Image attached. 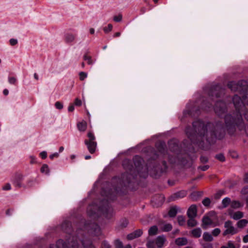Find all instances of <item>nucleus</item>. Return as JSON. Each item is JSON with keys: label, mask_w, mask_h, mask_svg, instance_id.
I'll list each match as a JSON object with an SVG mask.
<instances>
[{"label": "nucleus", "mask_w": 248, "mask_h": 248, "mask_svg": "<svg viewBox=\"0 0 248 248\" xmlns=\"http://www.w3.org/2000/svg\"><path fill=\"white\" fill-rule=\"evenodd\" d=\"M89 140H85V144L87 145V148L91 154H93L95 151L97 146V143L94 140L95 137L93 133L91 132H89L87 134Z\"/></svg>", "instance_id": "nucleus-3"}, {"label": "nucleus", "mask_w": 248, "mask_h": 248, "mask_svg": "<svg viewBox=\"0 0 248 248\" xmlns=\"http://www.w3.org/2000/svg\"><path fill=\"white\" fill-rule=\"evenodd\" d=\"M186 195L185 192L178 193L175 194V196L178 197H183Z\"/></svg>", "instance_id": "nucleus-48"}, {"label": "nucleus", "mask_w": 248, "mask_h": 248, "mask_svg": "<svg viewBox=\"0 0 248 248\" xmlns=\"http://www.w3.org/2000/svg\"><path fill=\"white\" fill-rule=\"evenodd\" d=\"M229 214L230 217L235 220L239 219L243 217V213L241 211H237L234 213L230 212Z\"/></svg>", "instance_id": "nucleus-12"}, {"label": "nucleus", "mask_w": 248, "mask_h": 248, "mask_svg": "<svg viewBox=\"0 0 248 248\" xmlns=\"http://www.w3.org/2000/svg\"><path fill=\"white\" fill-rule=\"evenodd\" d=\"M204 248H212V246L210 244H206L203 245Z\"/></svg>", "instance_id": "nucleus-55"}, {"label": "nucleus", "mask_w": 248, "mask_h": 248, "mask_svg": "<svg viewBox=\"0 0 248 248\" xmlns=\"http://www.w3.org/2000/svg\"><path fill=\"white\" fill-rule=\"evenodd\" d=\"M105 248H110V246L109 244H104Z\"/></svg>", "instance_id": "nucleus-64"}, {"label": "nucleus", "mask_w": 248, "mask_h": 248, "mask_svg": "<svg viewBox=\"0 0 248 248\" xmlns=\"http://www.w3.org/2000/svg\"><path fill=\"white\" fill-rule=\"evenodd\" d=\"M74 110V106L73 105H71L69 106L68 107V111L69 112H72Z\"/></svg>", "instance_id": "nucleus-52"}, {"label": "nucleus", "mask_w": 248, "mask_h": 248, "mask_svg": "<svg viewBox=\"0 0 248 248\" xmlns=\"http://www.w3.org/2000/svg\"><path fill=\"white\" fill-rule=\"evenodd\" d=\"M35 183V180L30 179L27 180L26 182V184L25 185L26 187H31L34 186Z\"/></svg>", "instance_id": "nucleus-25"}, {"label": "nucleus", "mask_w": 248, "mask_h": 248, "mask_svg": "<svg viewBox=\"0 0 248 248\" xmlns=\"http://www.w3.org/2000/svg\"><path fill=\"white\" fill-rule=\"evenodd\" d=\"M231 200L229 198H225L222 201V204L224 208L227 207L229 205H231Z\"/></svg>", "instance_id": "nucleus-24"}, {"label": "nucleus", "mask_w": 248, "mask_h": 248, "mask_svg": "<svg viewBox=\"0 0 248 248\" xmlns=\"http://www.w3.org/2000/svg\"><path fill=\"white\" fill-rule=\"evenodd\" d=\"M92 209V207H90L88 209V214L90 215V216H92L93 215V213H90V210H91Z\"/></svg>", "instance_id": "nucleus-63"}, {"label": "nucleus", "mask_w": 248, "mask_h": 248, "mask_svg": "<svg viewBox=\"0 0 248 248\" xmlns=\"http://www.w3.org/2000/svg\"><path fill=\"white\" fill-rule=\"evenodd\" d=\"M49 171L48 166L46 164H44L41 169V172L48 174Z\"/></svg>", "instance_id": "nucleus-28"}, {"label": "nucleus", "mask_w": 248, "mask_h": 248, "mask_svg": "<svg viewBox=\"0 0 248 248\" xmlns=\"http://www.w3.org/2000/svg\"><path fill=\"white\" fill-rule=\"evenodd\" d=\"M233 102L235 108L239 114H233V116L231 115H227L225 118V124L223 126H220L217 124L216 125L217 129H222L223 131L227 130L231 132L232 130L237 126L240 130H242L245 128V125L241 117V113L243 111V115L246 119L248 120V111H246V107L244 104H248L244 99L242 101L241 98L237 95H235L233 98Z\"/></svg>", "instance_id": "nucleus-1"}, {"label": "nucleus", "mask_w": 248, "mask_h": 248, "mask_svg": "<svg viewBox=\"0 0 248 248\" xmlns=\"http://www.w3.org/2000/svg\"><path fill=\"white\" fill-rule=\"evenodd\" d=\"M55 106L56 108L59 109H62L63 108V105L60 102H56Z\"/></svg>", "instance_id": "nucleus-39"}, {"label": "nucleus", "mask_w": 248, "mask_h": 248, "mask_svg": "<svg viewBox=\"0 0 248 248\" xmlns=\"http://www.w3.org/2000/svg\"><path fill=\"white\" fill-rule=\"evenodd\" d=\"M177 211L176 207H172L169 212V215L171 217H174L176 216Z\"/></svg>", "instance_id": "nucleus-26"}, {"label": "nucleus", "mask_w": 248, "mask_h": 248, "mask_svg": "<svg viewBox=\"0 0 248 248\" xmlns=\"http://www.w3.org/2000/svg\"><path fill=\"white\" fill-rule=\"evenodd\" d=\"M10 43L12 46L16 45L17 43V40L14 38L11 39L10 40Z\"/></svg>", "instance_id": "nucleus-45"}, {"label": "nucleus", "mask_w": 248, "mask_h": 248, "mask_svg": "<svg viewBox=\"0 0 248 248\" xmlns=\"http://www.w3.org/2000/svg\"><path fill=\"white\" fill-rule=\"evenodd\" d=\"M83 59L84 60L86 61L89 64H93V61L91 57L90 56L88 55L87 54H85L84 55Z\"/></svg>", "instance_id": "nucleus-30"}, {"label": "nucleus", "mask_w": 248, "mask_h": 248, "mask_svg": "<svg viewBox=\"0 0 248 248\" xmlns=\"http://www.w3.org/2000/svg\"><path fill=\"white\" fill-rule=\"evenodd\" d=\"M121 35V32H117L116 33H115L114 34V37H119Z\"/></svg>", "instance_id": "nucleus-58"}, {"label": "nucleus", "mask_w": 248, "mask_h": 248, "mask_svg": "<svg viewBox=\"0 0 248 248\" xmlns=\"http://www.w3.org/2000/svg\"><path fill=\"white\" fill-rule=\"evenodd\" d=\"M240 245L239 244L235 245L234 243L232 241H229L226 245H223L220 248H239Z\"/></svg>", "instance_id": "nucleus-14"}, {"label": "nucleus", "mask_w": 248, "mask_h": 248, "mask_svg": "<svg viewBox=\"0 0 248 248\" xmlns=\"http://www.w3.org/2000/svg\"><path fill=\"white\" fill-rule=\"evenodd\" d=\"M216 158L220 161H225V157L222 154H218L216 155Z\"/></svg>", "instance_id": "nucleus-38"}, {"label": "nucleus", "mask_w": 248, "mask_h": 248, "mask_svg": "<svg viewBox=\"0 0 248 248\" xmlns=\"http://www.w3.org/2000/svg\"><path fill=\"white\" fill-rule=\"evenodd\" d=\"M193 126L196 132L198 131L199 137L201 138L202 141L205 139L209 143L213 141L214 138H217V135L214 132H207V127L201 121H196L193 123Z\"/></svg>", "instance_id": "nucleus-2"}, {"label": "nucleus", "mask_w": 248, "mask_h": 248, "mask_svg": "<svg viewBox=\"0 0 248 248\" xmlns=\"http://www.w3.org/2000/svg\"><path fill=\"white\" fill-rule=\"evenodd\" d=\"M87 123L85 121H82L78 124V129L80 131H85L87 128Z\"/></svg>", "instance_id": "nucleus-18"}, {"label": "nucleus", "mask_w": 248, "mask_h": 248, "mask_svg": "<svg viewBox=\"0 0 248 248\" xmlns=\"http://www.w3.org/2000/svg\"><path fill=\"white\" fill-rule=\"evenodd\" d=\"M195 217H189V219L187 220V225L189 227H193L196 226L198 222L197 221L194 219Z\"/></svg>", "instance_id": "nucleus-20"}, {"label": "nucleus", "mask_w": 248, "mask_h": 248, "mask_svg": "<svg viewBox=\"0 0 248 248\" xmlns=\"http://www.w3.org/2000/svg\"><path fill=\"white\" fill-rule=\"evenodd\" d=\"M175 243L178 246H184L187 243V240L186 238H178L176 239Z\"/></svg>", "instance_id": "nucleus-16"}, {"label": "nucleus", "mask_w": 248, "mask_h": 248, "mask_svg": "<svg viewBox=\"0 0 248 248\" xmlns=\"http://www.w3.org/2000/svg\"><path fill=\"white\" fill-rule=\"evenodd\" d=\"M9 93V91L7 89H4L3 90V94L5 95H8Z\"/></svg>", "instance_id": "nucleus-59"}, {"label": "nucleus", "mask_w": 248, "mask_h": 248, "mask_svg": "<svg viewBox=\"0 0 248 248\" xmlns=\"http://www.w3.org/2000/svg\"><path fill=\"white\" fill-rule=\"evenodd\" d=\"M247 86V82L244 80L239 81L238 83L232 81L228 84L229 88L233 91L244 90L246 89Z\"/></svg>", "instance_id": "nucleus-4"}, {"label": "nucleus", "mask_w": 248, "mask_h": 248, "mask_svg": "<svg viewBox=\"0 0 248 248\" xmlns=\"http://www.w3.org/2000/svg\"><path fill=\"white\" fill-rule=\"evenodd\" d=\"M16 81V79L14 77H10L9 78V82L11 84H14Z\"/></svg>", "instance_id": "nucleus-43"}, {"label": "nucleus", "mask_w": 248, "mask_h": 248, "mask_svg": "<svg viewBox=\"0 0 248 248\" xmlns=\"http://www.w3.org/2000/svg\"><path fill=\"white\" fill-rule=\"evenodd\" d=\"M186 134L188 137L191 140H193V136L192 134L189 131V128H187L186 130Z\"/></svg>", "instance_id": "nucleus-44"}, {"label": "nucleus", "mask_w": 248, "mask_h": 248, "mask_svg": "<svg viewBox=\"0 0 248 248\" xmlns=\"http://www.w3.org/2000/svg\"><path fill=\"white\" fill-rule=\"evenodd\" d=\"M63 245V242L62 241H59L57 244L58 248H60V245Z\"/></svg>", "instance_id": "nucleus-56"}, {"label": "nucleus", "mask_w": 248, "mask_h": 248, "mask_svg": "<svg viewBox=\"0 0 248 248\" xmlns=\"http://www.w3.org/2000/svg\"><path fill=\"white\" fill-rule=\"evenodd\" d=\"M122 19V15L119 14L118 16H115L113 17V20L115 22H120Z\"/></svg>", "instance_id": "nucleus-37"}, {"label": "nucleus", "mask_w": 248, "mask_h": 248, "mask_svg": "<svg viewBox=\"0 0 248 248\" xmlns=\"http://www.w3.org/2000/svg\"><path fill=\"white\" fill-rule=\"evenodd\" d=\"M148 248H155V244L153 241H149L147 244Z\"/></svg>", "instance_id": "nucleus-41"}, {"label": "nucleus", "mask_w": 248, "mask_h": 248, "mask_svg": "<svg viewBox=\"0 0 248 248\" xmlns=\"http://www.w3.org/2000/svg\"><path fill=\"white\" fill-rule=\"evenodd\" d=\"M241 193L245 197H247L248 196V187H245L241 190Z\"/></svg>", "instance_id": "nucleus-36"}, {"label": "nucleus", "mask_w": 248, "mask_h": 248, "mask_svg": "<svg viewBox=\"0 0 248 248\" xmlns=\"http://www.w3.org/2000/svg\"><path fill=\"white\" fill-rule=\"evenodd\" d=\"M226 109V105L223 102H217L215 106V111L216 113L219 115L224 112Z\"/></svg>", "instance_id": "nucleus-6"}, {"label": "nucleus", "mask_w": 248, "mask_h": 248, "mask_svg": "<svg viewBox=\"0 0 248 248\" xmlns=\"http://www.w3.org/2000/svg\"><path fill=\"white\" fill-rule=\"evenodd\" d=\"M59 156V154L57 153H54L49 156V157L53 159L54 157H58Z\"/></svg>", "instance_id": "nucleus-50"}, {"label": "nucleus", "mask_w": 248, "mask_h": 248, "mask_svg": "<svg viewBox=\"0 0 248 248\" xmlns=\"http://www.w3.org/2000/svg\"><path fill=\"white\" fill-rule=\"evenodd\" d=\"M243 241L244 243H246L248 242V234L246 235L243 238Z\"/></svg>", "instance_id": "nucleus-54"}, {"label": "nucleus", "mask_w": 248, "mask_h": 248, "mask_svg": "<svg viewBox=\"0 0 248 248\" xmlns=\"http://www.w3.org/2000/svg\"><path fill=\"white\" fill-rule=\"evenodd\" d=\"M112 25L111 24H108L107 27H105L103 28V31L106 33L111 31L112 30Z\"/></svg>", "instance_id": "nucleus-32"}, {"label": "nucleus", "mask_w": 248, "mask_h": 248, "mask_svg": "<svg viewBox=\"0 0 248 248\" xmlns=\"http://www.w3.org/2000/svg\"><path fill=\"white\" fill-rule=\"evenodd\" d=\"M201 160L202 162L205 163L208 161V158L205 156H202L201 157Z\"/></svg>", "instance_id": "nucleus-51"}, {"label": "nucleus", "mask_w": 248, "mask_h": 248, "mask_svg": "<svg viewBox=\"0 0 248 248\" xmlns=\"http://www.w3.org/2000/svg\"><path fill=\"white\" fill-rule=\"evenodd\" d=\"M202 227L203 228L206 229L207 226L212 224L213 221L212 219L207 216H204L202 219Z\"/></svg>", "instance_id": "nucleus-11"}, {"label": "nucleus", "mask_w": 248, "mask_h": 248, "mask_svg": "<svg viewBox=\"0 0 248 248\" xmlns=\"http://www.w3.org/2000/svg\"><path fill=\"white\" fill-rule=\"evenodd\" d=\"M244 180L246 182H248V173L246 174Z\"/></svg>", "instance_id": "nucleus-60"}, {"label": "nucleus", "mask_w": 248, "mask_h": 248, "mask_svg": "<svg viewBox=\"0 0 248 248\" xmlns=\"http://www.w3.org/2000/svg\"><path fill=\"white\" fill-rule=\"evenodd\" d=\"M114 246L115 248H123V243L119 239L115 240Z\"/></svg>", "instance_id": "nucleus-29"}, {"label": "nucleus", "mask_w": 248, "mask_h": 248, "mask_svg": "<svg viewBox=\"0 0 248 248\" xmlns=\"http://www.w3.org/2000/svg\"><path fill=\"white\" fill-rule=\"evenodd\" d=\"M11 188V185L9 183H7L6 185H5L2 187V189L4 190H10Z\"/></svg>", "instance_id": "nucleus-42"}, {"label": "nucleus", "mask_w": 248, "mask_h": 248, "mask_svg": "<svg viewBox=\"0 0 248 248\" xmlns=\"http://www.w3.org/2000/svg\"><path fill=\"white\" fill-rule=\"evenodd\" d=\"M30 158L31 159L30 163L31 164L35 163V158L33 156H30Z\"/></svg>", "instance_id": "nucleus-49"}, {"label": "nucleus", "mask_w": 248, "mask_h": 248, "mask_svg": "<svg viewBox=\"0 0 248 248\" xmlns=\"http://www.w3.org/2000/svg\"><path fill=\"white\" fill-rule=\"evenodd\" d=\"M220 232L221 231L219 228H216L212 231V234L214 236H217L220 234Z\"/></svg>", "instance_id": "nucleus-35"}, {"label": "nucleus", "mask_w": 248, "mask_h": 248, "mask_svg": "<svg viewBox=\"0 0 248 248\" xmlns=\"http://www.w3.org/2000/svg\"><path fill=\"white\" fill-rule=\"evenodd\" d=\"M177 220L180 225H183L185 223V218L183 216H178L177 217Z\"/></svg>", "instance_id": "nucleus-31"}, {"label": "nucleus", "mask_w": 248, "mask_h": 248, "mask_svg": "<svg viewBox=\"0 0 248 248\" xmlns=\"http://www.w3.org/2000/svg\"><path fill=\"white\" fill-rule=\"evenodd\" d=\"M219 89V87L218 86L216 87L215 91L212 93V95H213L215 94L217 97L219 96V95L215 93L216 91H218Z\"/></svg>", "instance_id": "nucleus-53"}, {"label": "nucleus", "mask_w": 248, "mask_h": 248, "mask_svg": "<svg viewBox=\"0 0 248 248\" xmlns=\"http://www.w3.org/2000/svg\"><path fill=\"white\" fill-rule=\"evenodd\" d=\"M158 228L156 226L151 227L148 231L150 235H154L157 233Z\"/></svg>", "instance_id": "nucleus-22"}, {"label": "nucleus", "mask_w": 248, "mask_h": 248, "mask_svg": "<svg viewBox=\"0 0 248 248\" xmlns=\"http://www.w3.org/2000/svg\"><path fill=\"white\" fill-rule=\"evenodd\" d=\"M74 104L77 106H80L82 104L81 101L78 98H76L74 102Z\"/></svg>", "instance_id": "nucleus-40"}, {"label": "nucleus", "mask_w": 248, "mask_h": 248, "mask_svg": "<svg viewBox=\"0 0 248 248\" xmlns=\"http://www.w3.org/2000/svg\"><path fill=\"white\" fill-rule=\"evenodd\" d=\"M202 203L205 206L208 207L211 203V201L210 199L206 198L203 200Z\"/></svg>", "instance_id": "nucleus-34"}, {"label": "nucleus", "mask_w": 248, "mask_h": 248, "mask_svg": "<svg viewBox=\"0 0 248 248\" xmlns=\"http://www.w3.org/2000/svg\"><path fill=\"white\" fill-rule=\"evenodd\" d=\"M6 214L8 216H10L11 214V209H8L6 211Z\"/></svg>", "instance_id": "nucleus-57"}, {"label": "nucleus", "mask_w": 248, "mask_h": 248, "mask_svg": "<svg viewBox=\"0 0 248 248\" xmlns=\"http://www.w3.org/2000/svg\"><path fill=\"white\" fill-rule=\"evenodd\" d=\"M76 38V35L71 33H68L65 35L64 40L66 43H72L75 41Z\"/></svg>", "instance_id": "nucleus-10"}, {"label": "nucleus", "mask_w": 248, "mask_h": 248, "mask_svg": "<svg viewBox=\"0 0 248 248\" xmlns=\"http://www.w3.org/2000/svg\"><path fill=\"white\" fill-rule=\"evenodd\" d=\"M40 156L43 159H45L46 157L47 154L46 152L45 151L41 152L40 154Z\"/></svg>", "instance_id": "nucleus-46"}, {"label": "nucleus", "mask_w": 248, "mask_h": 248, "mask_svg": "<svg viewBox=\"0 0 248 248\" xmlns=\"http://www.w3.org/2000/svg\"><path fill=\"white\" fill-rule=\"evenodd\" d=\"M192 236L196 238H199L202 234V230L200 228H196L191 231Z\"/></svg>", "instance_id": "nucleus-17"}, {"label": "nucleus", "mask_w": 248, "mask_h": 248, "mask_svg": "<svg viewBox=\"0 0 248 248\" xmlns=\"http://www.w3.org/2000/svg\"><path fill=\"white\" fill-rule=\"evenodd\" d=\"M209 166L208 165H205V166H201L200 167V169L202 170V171H205L208 168H209Z\"/></svg>", "instance_id": "nucleus-47"}, {"label": "nucleus", "mask_w": 248, "mask_h": 248, "mask_svg": "<svg viewBox=\"0 0 248 248\" xmlns=\"http://www.w3.org/2000/svg\"><path fill=\"white\" fill-rule=\"evenodd\" d=\"M172 227L171 225L169 223H166L163 224L161 227V228L162 230V231L164 232H169L172 229Z\"/></svg>", "instance_id": "nucleus-23"}, {"label": "nucleus", "mask_w": 248, "mask_h": 248, "mask_svg": "<svg viewBox=\"0 0 248 248\" xmlns=\"http://www.w3.org/2000/svg\"><path fill=\"white\" fill-rule=\"evenodd\" d=\"M248 224V220L245 219H241L237 223L238 228L243 229Z\"/></svg>", "instance_id": "nucleus-15"}, {"label": "nucleus", "mask_w": 248, "mask_h": 248, "mask_svg": "<svg viewBox=\"0 0 248 248\" xmlns=\"http://www.w3.org/2000/svg\"><path fill=\"white\" fill-rule=\"evenodd\" d=\"M225 230L223 232V235H234L237 232V230L233 226L231 221H227L224 223Z\"/></svg>", "instance_id": "nucleus-5"}, {"label": "nucleus", "mask_w": 248, "mask_h": 248, "mask_svg": "<svg viewBox=\"0 0 248 248\" xmlns=\"http://www.w3.org/2000/svg\"><path fill=\"white\" fill-rule=\"evenodd\" d=\"M23 179V177L21 175H19L16 178L14 181V184L16 187L18 188L24 187L26 188L25 185L22 184L21 181Z\"/></svg>", "instance_id": "nucleus-13"}, {"label": "nucleus", "mask_w": 248, "mask_h": 248, "mask_svg": "<svg viewBox=\"0 0 248 248\" xmlns=\"http://www.w3.org/2000/svg\"><path fill=\"white\" fill-rule=\"evenodd\" d=\"M166 241V238L164 236H159L156 238L155 244L157 248H161L163 247Z\"/></svg>", "instance_id": "nucleus-8"}, {"label": "nucleus", "mask_w": 248, "mask_h": 248, "mask_svg": "<svg viewBox=\"0 0 248 248\" xmlns=\"http://www.w3.org/2000/svg\"><path fill=\"white\" fill-rule=\"evenodd\" d=\"M187 215L188 217H195L197 215V207L195 204L191 205L187 210Z\"/></svg>", "instance_id": "nucleus-7"}, {"label": "nucleus", "mask_w": 248, "mask_h": 248, "mask_svg": "<svg viewBox=\"0 0 248 248\" xmlns=\"http://www.w3.org/2000/svg\"><path fill=\"white\" fill-rule=\"evenodd\" d=\"M128 224V221L126 219H123L120 223L119 226H118L119 229H122L124 228H125Z\"/></svg>", "instance_id": "nucleus-27"}, {"label": "nucleus", "mask_w": 248, "mask_h": 248, "mask_svg": "<svg viewBox=\"0 0 248 248\" xmlns=\"http://www.w3.org/2000/svg\"><path fill=\"white\" fill-rule=\"evenodd\" d=\"M202 237L205 241L211 242L213 240L212 235L207 232L203 233Z\"/></svg>", "instance_id": "nucleus-21"}, {"label": "nucleus", "mask_w": 248, "mask_h": 248, "mask_svg": "<svg viewBox=\"0 0 248 248\" xmlns=\"http://www.w3.org/2000/svg\"><path fill=\"white\" fill-rule=\"evenodd\" d=\"M90 32L91 34H93L94 33V30L93 28H91L90 29Z\"/></svg>", "instance_id": "nucleus-61"}, {"label": "nucleus", "mask_w": 248, "mask_h": 248, "mask_svg": "<svg viewBox=\"0 0 248 248\" xmlns=\"http://www.w3.org/2000/svg\"><path fill=\"white\" fill-rule=\"evenodd\" d=\"M142 231L141 230H138L134 232L131 233L127 235V238L128 240H132L133 239L138 238L141 235Z\"/></svg>", "instance_id": "nucleus-9"}, {"label": "nucleus", "mask_w": 248, "mask_h": 248, "mask_svg": "<svg viewBox=\"0 0 248 248\" xmlns=\"http://www.w3.org/2000/svg\"><path fill=\"white\" fill-rule=\"evenodd\" d=\"M79 79L82 81L84 80L87 77V74L84 72H80L79 73Z\"/></svg>", "instance_id": "nucleus-33"}, {"label": "nucleus", "mask_w": 248, "mask_h": 248, "mask_svg": "<svg viewBox=\"0 0 248 248\" xmlns=\"http://www.w3.org/2000/svg\"><path fill=\"white\" fill-rule=\"evenodd\" d=\"M34 78L36 80H38L39 79V77L36 73L34 74Z\"/></svg>", "instance_id": "nucleus-62"}, {"label": "nucleus", "mask_w": 248, "mask_h": 248, "mask_svg": "<svg viewBox=\"0 0 248 248\" xmlns=\"http://www.w3.org/2000/svg\"><path fill=\"white\" fill-rule=\"evenodd\" d=\"M243 206V204L237 201H233L231 202V207L233 209H237Z\"/></svg>", "instance_id": "nucleus-19"}]
</instances>
